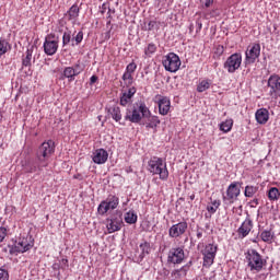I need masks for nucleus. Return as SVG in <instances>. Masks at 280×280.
Here are the masks:
<instances>
[{
    "label": "nucleus",
    "mask_w": 280,
    "mask_h": 280,
    "mask_svg": "<svg viewBox=\"0 0 280 280\" xmlns=\"http://www.w3.org/2000/svg\"><path fill=\"white\" fill-rule=\"evenodd\" d=\"M107 38H110V33H107Z\"/></svg>",
    "instance_id": "nucleus-61"
},
{
    "label": "nucleus",
    "mask_w": 280,
    "mask_h": 280,
    "mask_svg": "<svg viewBox=\"0 0 280 280\" xmlns=\"http://www.w3.org/2000/svg\"><path fill=\"white\" fill-rule=\"evenodd\" d=\"M154 27H156V21H149L145 26V30H147V32H152V30H154Z\"/></svg>",
    "instance_id": "nucleus-48"
},
{
    "label": "nucleus",
    "mask_w": 280,
    "mask_h": 280,
    "mask_svg": "<svg viewBox=\"0 0 280 280\" xmlns=\"http://www.w3.org/2000/svg\"><path fill=\"white\" fill-rule=\"evenodd\" d=\"M145 1H148V0H142L143 3H145Z\"/></svg>",
    "instance_id": "nucleus-63"
},
{
    "label": "nucleus",
    "mask_w": 280,
    "mask_h": 280,
    "mask_svg": "<svg viewBox=\"0 0 280 280\" xmlns=\"http://www.w3.org/2000/svg\"><path fill=\"white\" fill-rule=\"evenodd\" d=\"M137 220L138 217L133 210H130L125 214V222H127V224H137Z\"/></svg>",
    "instance_id": "nucleus-27"
},
{
    "label": "nucleus",
    "mask_w": 280,
    "mask_h": 280,
    "mask_svg": "<svg viewBox=\"0 0 280 280\" xmlns=\"http://www.w3.org/2000/svg\"><path fill=\"white\" fill-rule=\"evenodd\" d=\"M237 234H238V238H240V240H244V237H246V226H244V222H243V224L238 228Z\"/></svg>",
    "instance_id": "nucleus-42"
},
{
    "label": "nucleus",
    "mask_w": 280,
    "mask_h": 280,
    "mask_svg": "<svg viewBox=\"0 0 280 280\" xmlns=\"http://www.w3.org/2000/svg\"><path fill=\"white\" fill-rule=\"evenodd\" d=\"M135 93H137V89H135V88H130L128 90V92H125V94H127L131 100H132V96L135 95Z\"/></svg>",
    "instance_id": "nucleus-51"
},
{
    "label": "nucleus",
    "mask_w": 280,
    "mask_h": 280,
    "mask_svg": "<svg viewBox=\"0 0 280 280\" xmlns=\"http://www.w3.org/2000/svg\"><path fill=\"white\" fill-rule=\"evenodd\" d=\"M82 73V69H80V65H75V67H67L63 70V78H68L71 82L75 79V75H80Z\"/></svg>",
    "instance_id": "nucleus-17"
},
{
    "label": "nucleus",
    "mask_w": 280,
    "mask_h": 280,
    "mask_svg": "<svg viewBox=\"0 0 280 280\" xmlns=\"http://www.w3.org/2000/svg\"><path fill=\"white\" fill-rule=\"evenodd\" d=\"M249 207H257V205H259V201L257 199H254L253 201L248 202Z\"/></svg>",
    "instance_id": "nucleus-53"
},
{
    "label": "nucleus",
    "mask_w": 280,
    "mask_h": 280,
    "mask_svg": "<svg viewBox=\"0 0 280 280\" xmlns=\"http://www.w3.org/2000/svg\"><path fill=\"white\" fill-rule=\"evenodd\" d=\"M10 275L8 273V270L0 268V280H9Z\"/></svg>",
    "instance_id": "nucleus-45"
},
{
    "label": "nucleus",
    "mask_w": 280,
    "mask_h": 280,
    "mask_svg": "<svg viewBox=\"0 0 280 280\" xmlns=\"http://www.w3.org/2000/svg\"><path fill=\"white\" fill-rule=\"evenodd\" d=\"M188 226L189 225L187 224V221H182L177 224L172 225L168 230L170 237H182V235H185V233H187Z\"/></svg>",
    "instance_id": "nucleus-12"
},
{
    "label": "nucleus",
    "mask_w": 280,
    "mask_h": 280,
    "mask_svg": "<svg viewBox=\"0 0 280 280\" xmlns=\"http://www.w3.org/2000/svg\"><path fill=\"white\" fill-rule=\"evenodd\" d=\"M185 260V247H173L167 255L168 264H183Z\"/></svg>",
    "instance_id": "nucleus-8"
},
{
    "label": "nucleus",
    "mask_w": 280,
    "mask_h": 280,
    "mask_svg": "<svg viewBox=\"0 0 280 280\" xmlns=\"http://www.w3.org/2000/svg\"><path fill=\"white\" fill-rule=\"evenodd\" d=\"M261 54V46L259 44H254L249 51L246 54V65H253Z\"/></svg>",
    "instance_id": "nucleus-15"
},
{
    "label": "nucleus",
    "mask_w": 280,
    "mask_h": 280,
    "mask_svg": "<svg viewBox=\"0 0 280 280\" xmlns=\"http://www.w3.org/2000/svg\"><path fill=\"white\" fill-rule=\"evenodd\" d=\"M156 52V45L151 43L148 45V47L144 50L145 56H152V54Z\"/></svg>",
    "instance_id": "nucleus-37"
},
{
    "label": "nucleus",
    "mask_w": 280,
    "mask_h": 280,
    "mask_svg": "<svg viewBox=\"0 0 280 280\" xmlns=\"http://www.w3.org/2000/svg\"><path fill=\"white\" fill-rule=\"evenodd\" d=\"M244 195L246 196V190L244 191Z\"/></svg>",
    "instance_id": "nucleus-64"
},
{
    "label": "nucleus",
    "mask_w": 280,
    "mask_h": 280,
    "mask_svg": "<svg viewBox=\"0 0 280 280\" xmlns=\"http://www.w3.org/2000/svg\"><path fill=\"white\" fill-rule=\"evenodd\" d=\"M194 27V25H190V32H191V28Z\"/></svg>",
    "instance_id": "nucleus-62"
},
{
    "label": "nucleus",
    "mask_w": 280,
    "mask_h": 280,
    "mask_svg": "<svg viewBox=\"0 0 280 280\" xmlns=\"http://www.w3.org/2000/svg\"><path fill=\"white\" fill-rule=\"evenodd\" d=\"M103 10H106V4H103Z\"/></svg>",
    "instance_id": "nucleus-60"
},
{
    "label": "nucleus",
    "mask_w": 280,
    "mask_h": 280,
    "mask_svg": "<svg viewBox=\"0 0 280 280\" xmlns=\"http://www.w3.org/2000/svg\"><path fill=\"white\" fill-rule=\"evenodd\" d=\"M237 196H240V185L237 184H231L228 187L226 196H223L224 202H229V205H232V202H235L237 199Z\"/></svg>",
    "instance_id": "nucleus-13"
},
{
    "label": "nucleus",
    "mask_w": 280,
    "mask_h": 280,
    "mask_svg": "<svg viewBox=\"0 0 280 280\" xmlns=\"http://www.w3.org/2000/svg\"><path fill=\"white\" fill-rule=\"evenodd\" d=\"M32 244L27 241V238L22 237L19 238V241L15 242L14 245H8L10 255H19L21 253H27V250H31Z\"/></svg>",
    "instance_id": "nucleus-7"
},
{
    "label": "nucleus",
    "mask_w": 280,
    "mask_h": 280,
    "mask_svg": "<svg viewBox=\"0 0 280 280\" xmlns=\"http://www.w3.org/2000/svg\"><path fill=\"white\" fill-rule=\"evenodd\" d=\"M257 194V187L246 186V197L250 198Z\"/></svg>",
    "instance_id": "nucleus-40"
},
{
    "label": "nucleus",
    "mask_w": 280,
    "mask_h": 280,
    "mask_svg": "<svg viewBox=\"0 0 280 280\" xmlns=\"http://www.w3.org/2000/svg\"><path fill=\"white\" fill-rule=\"evenodd\" d=\"M231 128H233L232 120H226L225 122H221L220 125V130H222V132H230Z\"/></svg>",
    "instance_id": "nucleus-35"
},
{
    "label": "nucleus",
    "mask_w": 280,
    "mask_h": 280,
    "mask_svg": "<svg viewBox=\"0 0 280 280\" xmlns=\"http://www.w3.org/2000/svg\"><path fill=\"white\" fill-rule=\"evenodd\" d=\"M140 249L142 250V255H150V243L144 242L140 244Z\"/></svg>",
    "instance_id": "nucleus-39"
},
{
    "label": "nucleus",
    "mask_w": 280,
    "mask_h": 280,
    "mask_svg": "<svg viewBox=\"0 0 280 280\" xmlns=\"http://www.w3.org/2000/svg\"><path fill=\"white\" fill-rule=\"evenodd\" d=\"M162 63L165 71H170V73H176L182 65L180 57L174 52H168L162 60Z\"/></svg>",
    "instance_id": "nucleus-5"
},
{
    "label": "nucleus",
    "mask_w": 280,
    "mask_h": 280,
    "mask_svg": "<svg viewBox=\"0 0 280 280\" xmlns=\"http://www.w3.org/2000/svg\"><path fill=\"white\" fill-rule=\"evenodd\" d=\"M66 16H68L69 21H75L78 16H80V7L78 4H73L67 12Z\"/></svg>",
    "instance_id": "nucleus-22"
},
{
    "label": "nucleus",
    "mask_w": 280,
    "mask_h": 280,
    "mask_svg": "<svg viewBox=\"0 0 280 280\" xmlns=\"http://www.w3.org/2000/svg\"><path fill=\"white\" fill-rule=\"evenodd\" d=\"M10 51V43H8L5 39H0V58L4 54H8Z\"/></svg>",
    "instance_id": "nucleus-33"
},
{
    "label": "nucleus",
    "mask_w": 280,
    "mask_h": 280,
    "mask_svg": "<svg viewBox=\"0 0 280 280\" xmlns=\"http://www.w3.org/2000/svg\"><path fill=\"white\" fill-rule=\"evenodd\" d=\"M269 95L271 97H280V77L279 74H272L268 79Z\"/></svg>",
    "instance_id": "nucleus-11"
},
{
    "label": "nucleus",
    "mask_w": 280,
    "mask_h": 280,
    "mask_svg": "<svg viewBox=\"0 0 280 280\" xmlns=\"http://www.w3.org/2000/svg\"><path fill=\"white\" fill-rule=\"evenodd\" d=\"M43 167L47 166L40 165V161L38 159H36V161L30 160L23 165V172H25V174H34L36 172H43Z\"/></svg>",
    "instance_id": "nucleus-14"
},
{
    "label": "nucleus",
    "mask_w": 280,
    "mask_h": 280,
    "mask_svg": "<svg viewBox=\"0 0 280 280\" xmlns=\"http://www.w3.org/2000/svg\"><path fill=\"white\" fill-rule=\"evenodd\" d=\"M108 233H115L117 231H121V221L117 219H112L109 223H107Z\"/></svg>",
    "instance_id": "nucleus-21"
},
{
    "label": "nucleus",
    "mask_w": 280,
    "mask_h": 280,
    "mask_svg": "<svg viewBox=\"0 0 280 280\" xmlns=\"http://www.w3.org/2000/svg\"><path fill=\"white\" fill-rule=\"evenodd\" d=\"M211 202L208 203L207 206V211L208 213H211V215H213V213H215V211H218V209H220V199H213V198H210Z\"/></svg>",
    "instance_id": "nucleus-23"
},
{
    "label": "nucleus",
    "mask_w": 280,
    "mask_h": 280,
    "mask_svg": "<svg viewBox=\"0 0 280 280\" xmlns=\"http://www.w3.org/2000/svg\"><path fill=\"white\" fill-rule=\"evenodd\" d=\"M153 102L158 104L160 115L165 116L167 113H170V109L172 108V102L167 96H154Z\"/></svg>",
    "instance_id": "nucleus-10"
},
{
    "label": "nucleus",
    "mask_w": 280,
    "mask_h": 280,
    "mask_svg": "<svg viewBox=\"0 0 280 280\" xmlns=\"http://www.w3.org/2000/svg\"><path fill=\"white\" fill-rule=\"evenodd\" d=\"M196 25H197V32H200V30H202V22L197 21Z\"/></svg>",
    "instance_id": "nucleus-56"
},
{
    "label": "nucleus",
    "mask_w": 280,
    "mask_h": 280,
    "mask_svg": "<svg viewBox=\"0 0 280 280\" xmlns=\"http://www.w3.org/2000/svg\"><path fill=\"white\" fill-rule=\"evenodd\" d=\"M148 172L154 176H159L160 180H167L170 178V171L167 164L159 156H152L148 162Z\"/></svg>",
    "instance_id": "nucleus-1"
},
{
    "label": "nucleus",
    "mask_w": 280,
    "mask_h": 280,
    "mask_svg": "<svg viewBox=\"0 0 280 280\" xmlns=\"http://www.w3.org/2000/svg\"><path fill=\"white\" fill-rule=\"evenodd\" d=\"M160 125H161V119H159L158 116H151L145 122V128L147 130H150L151 128L152 130H154V132H156V128H159Z\"/></svg>",
    "instance_id": "nucleus-20"
},
{
    "label": "nucleus",
    "mask_w": 280,
    "mask_h": 280,
    "mask_svg": "<svg viewBox=\"0 0 280 280\" xmlns=\"http://www.w3.org/2000/svg\"><path fill=\"white\" fill-rule=\"evenodd\" d=\"M109 114L116 121H121V109L118 106L109 108Z\"/></svg>",
    "instance_id": "nucleus-29"
},
{
    "label": "nucleus",
    "mask_w": 280,
    "mask_h": 280,
    "mask_svg": "<svg viewBox=\"0 0 280 280\" xmlns=\"http://www.w3.org/2000/svg\"><path fill=\"white\" fill-rule=\"evenodd\" d=\"M97 80H98L97 75H92L90 78V84H95V82H97Z\"/></svg>",
    "instance_id": "nucleus-54"
},
{
    "label": "nucleus",
    "mask_w": 280,
    "mask_h": 280,
    "mask_svg": "<svg viewBox=\"0 0 280 280\" xmlns=\"http://www.w3.org/2000/svg\"><path fill=\"white\" fill-rule=\"evenodd\" d=\"M150 116V109L145 104H140L137 107H133L132 110H128L125 119L131 121V124H139L143 117Z\"/></svg>",
    "instance_id": "nucleus-3"
},
{
    "label": "nucleus",
    "mask_w": 280,
    "mask_h": 280,
    "mask_svg": "<svg viewBox=\"0 0 280 280\" xmlns=\"http://www.w3.org/2000/svg\"><path fill=\"white\" fill-rule=\"evenodd\" d=\"M201 254L212 255L215 257V255L218 254V245H213V244L206 245Z\"/></svg>",
    "instance_id": "nucleus-28"
},
{
    "label": "nucleus",
    "mask_w": 280,
    "mask_h": 280,
    "mask_svg": "<svg viewBox=\"0 0 280 280\" xmlns=\"http://www.w3.org/2000/svg\"><path fill=\"white\" fill-rule=\"evenodd\" d=\"M72 39L73 38H71V32H65L63 36H62V45H63V47L69 45V43H72Z\"/></svg>",
    "instance_id": "nucleus-38"
},
{
    "label": "nucleus",
    "mask_w": 280,
    "mask_h": 280,
    "mask_svg": "<svg viewBox=\"0 0 280 280\" xmlns=\"http://www.w3.org/2000/svg\"><path fill=\"white\" fill-rule=\"evenodd\" d=\"M122 80L126 82V80H129L130 82H132V74L130 72H125L122 74Z\"/></svg>",
    "instance_id": "nucleus-50"
},
{
    "label": "nucleus",
    "mask_w": 280,
    "mask_h": 280,
    "mask_svg": "<svg viewBox=\"0 0 280 280\" xmlns=\"http://www.w3.org/2000/svg\"><path fill=\"white\" fill-rule=\"evenodd\" d=\"M250 229H253V221L249 220L246 226V235H249Z\"/></svg>",
    "instance_id": "nucleus-52"
},
{
    "label": "nucleus",
    "mask_w": 280,
    "mask_h": 280,
    "mask_svg": "<svg viewBox=\"0 0 280 280\" xmlns=\"http://www.w3.org/2000/svg\"><path fill=\"white\" fill-rule=\"evenodd\" d=\"M218 50L221 51V54H222V51H224V47L221 46L218 48Z\"/></svg>",
    "instance_id": "nucleus-58"
},
{
    "label": "nucleus",
    "mask_w": 280,
    "mask_h": 280,
    "mask_svg": "<svg viewBox=\"0 0 280 280\" xmlns=\"http://www.w3.org/2000/svg\"><path fill=\"white\" fill-rule=\"evenodd\" d=\"M255 117L257 124H268V119H270V113L266 108H260L256 112Z\"/></svg>",
    "instance_id": "nucleus-18"
},
{
    "label": "nucleus",
    "mask_w": 280,
    "mask_h": 280,
    "mask_svg": "<svg viewBox=\"0 0 280 280\" xmlns=\"http://www.w3.org/2000/svg\"><path fill=\"white\" fill-rule=\"evenodd\" d=\"M211 88V82L209 80H202L198 85H197V91L198 93H205V91H208V89Z\"/></svg>",
    "instance_id": "nucleus-31"
},
{
    "label": "nucleus",
    "mask_w": 280,
    "mask_h": 280,
    "mask_svg": "<svg viewBox=\"0 0 280 280\" xmlns=\"http://www.w3.org/2000/svg\"><path fill=\"white\" fill-rule=\"evenodd\" d=\"M240 67H242V55L240 54L231 55L224 63V69H226L229 73H235Z\"/></svg>",
    "instance_id": "nucleus-9"
},
{
    "label": "nucleus",
    "mask_w": 280,
    "mask_h": 280,
    "mask_svg": "<svg viewBox=\"0 0 280 280\" xmlns=\"http://www.w3.org/2000/svg\"><path fill=\"white\" fill-rule=\"evenodd\" d=\"M131 100L132 98L129 95L122 93L120 97V106H126L127 104H130Z\"/></svg>",
    "instance_id": "nucleus-41"
},
{
    "label": "nucleus",
    "mask_w": 280,
    "mask_h": 280,
    "mask_svg": "<svg viewBox=\"0 0 280 280\" xmlns=\"http://www.w3.org/2000/svg\"><path fill=\"white\" fill-rule=\"evenodd\" d=\"M44 51L46 56H54L58 51V42H44Z\"/></svg>",
    "instance_id": "nucleus-19"
},
{
    "label": "nucleus",
    "mask_w": 280,
    "mask_h": 280,
    "mask_svg": "<svg viewBox=\"0 0 280 280\" xmlns=\"http://www.w3.org/2000/svg\"><path fill=\"white\" fill-rule=\"evenodd\" d=\"M213 5V0H206L205 8H211Z\"/></svg>",
    "instance_id": "nucleus-55"
},
{
    "label": "nucleus",
    "mask_w": 280,
    "mask_h": 280,
    "mask_svg": "<svg viewBox=\"0 0 280 280\" xmlns=\"http://www.w3.org/2000/svg\"><path fill=\"white\" fill-rule=\"evenodd\" d=\"M51 268L55 271L54 277L56 279H60V277H61L60 270H62V268L60 267V264L55 262V264H52Z\"/></svg>",
    "instance_id": "nucleus-36"
},
{
    "label": "nucleus",
    "mask_w": 280,
    "mask_h": 280,
    "mask_svg": "<svg viewBox=\"0 0 280 280\" xmlns=\"http://www.w3.org/2000/svg\"><path fill=\"white\" fill-rule=\"evenodd\" d=\"M23 67H32V49H27L25 57L22 59Z\"/></svg>",
    "instance_id": "nucleus-32"
},
{
    "label": "nucleus",
    "mask_w": 280,
    "mask_h": 280,
    "mask_svg": "<svg viewBox=\"0 0 280 280\" xmlns=\"http://www.w3.org/2000/svg\"><path fill=\"white\" fill-rule=\"evenodd\" d=\"M58 264H60L61 270H67V268H69V260L67 258L59 260Z\"/></svg>",
    "instance_id": "nucleus-47"
},
{
    "label": "nucleus",
    "mask_w": 280,
    "mask_h": 280,
    "mask_svg": "<svg viewBox=\"0 0 280 280\" xmlns=\"http://www.w3.org/2000/svg\"><path fill=\"white\" fill-rule=\"evenodd\" d=\"M203 233H205V230L202 228H197V230H196L197 240H202Z\"/></svg>",
    "instance_id": "nucleus-49"
},
{
    "label": "nucleus",
    "mask_w": 280,
    "mask_h": 280,
    "mask_svg": "<svg viewBox=\"0 0 280 280\" xmlns=\"http://www.w3.org/2000/svg\"><path fill=\"white\" fill-rule=\"evenodd\" d=\"M135 71H137V63L135 62L129 63L126 68V72L132 74L135 73Z\"/></svg>",
    "instance_id": "nucleus-44"
},
{
    "label": "nucleus",
    "mask_w": 280,
    "mask_h": 280,
    "mask_svg": "<svg viewBox=\"0 0 280 280\" xmlns=\"http://www.w3.org/2000/svg\"><path fill=\"white\" fill-rule=\"evenodd\" d=\"M260 237H261L262 242L270 243V242H272V240H275V232H272L270 230H265L261 232Z\"/></svg>",
    "instance_id": "nucleus-26"
},
{
    "label": "nucleus",
    "mask_w": 280,
    "mask_h": 280,
    "mask_svg": "<svg viewBox=\"0 0 280 280\" xmlns=\"http://www.w3.org/2000/svg\"><path fill=\"white\" fill-rule=\"evenodd\" d=\"M268 198L269 200H279L280 198V191L277 187H271L268 191Z\"/></svg>",
    "instance_id": "nucleus-30"
},
{
    "label": "nucleus",
    "mask_w": 280,
    "mask_h": 280,
    "mask_svg": "<svg viewBox=\"0 0 280 280\" xmlns=\"http://www.w3.org/2000/svg\"><path fill=\"white\" fill-rule=\"evenodd\" d=\"M189 271V267L184 266L180 269H176L172 272V277H175L176 279H183L184 277H187V272Z\"/></svg>",
    "instance_id": "nucleus-24"
},
{
    "label": "nucleus",
    "mask_w": 280,
    "mask_h": 280,
    "mask_svg": "<svg viewBox=\"0 0 280 280\" xmlns=\"http://www.w3.org/2000/svg\"><path fill=\"white\" fill-rule=\"evenodd\" d=\"M55 150L56 147L51 140L42 143L36 152V159L39 161V165L47 167L49 165V159Z\"/></svg>",
    "instance_id": "nucleus-2"
},
{
    "label": "nucleus",
    "mask_w": 280,
    "mask_h": 280,
    "mask_svg": "<svg viewBox=\"0 0 280 280\" xmlns=\"http://www.w3.org/2000/svg\"><path fill=\"white\" fill-rule=\"evenodd\" d=\"M250 242H257V238H250Z\"/></svg>",
    "instance_id": "nucleus-59"
},
{
    "label": "nucleus",
    "mask_w": 280,
    "mask_h": 280,
    "mask_svg": "<svg viewBox=\"0 0 280 280\" xmlns=\"http://www.w3.org/2000/svg\"><path fill=\"white\" fill-rule=\"evenodd\" d=\"M247 266L252 272H261L264 268V258L255 249L247 250Z\"/></svg>",
    "instance_id": "nucleus-4"
},
{
    "label": "nucleus",
    "mask_w": 280,
    "mask_h": 280,
    "mask_svg": "<svg viewBox=\"0 0 280 280\" xmlns=\"http://www.w3.org/2000/svg\"><path fill=\"white\" fill-rule=\"evenodd\" d=\"M189 198H190V200H196V195L192 194V195L189 196Z\"/></svg>",
    "instance_id": "nucleus-57"
},
{
    "label": "nucleus",
    "mask_w": 280,
    "mask_h": 280,
    "mask_svg": "<svg viewBox=\"0 0 280 280\" xmlns=\"http://www.w3.org/2000/svg\"><path fill=\"white\" fill-rule=\"evenodd\" d=\"M45 42L58 43V37H56V34L50 33L45 37Z\"/></svg>",
    "instance_id": "nucleus-43"
},
{
    "label": "nucleus",
    "mask_w": 280,
    "mask_h": 280,
    "mask_svg": "<svg viewBox=\"0 0 280 280\" xmlns=\"http://www.w3.org/2000/svg\"><path fill=\"white\" fill-rule=\"evenodd\" d=\"M117 207H119V197L109 196L98 205L97 211L100 215H106L108 211H115Z\"/></svg>",
    "instance_id": "nucleus-6"
},
{
    "label": "nucleus",
    "mask_w": 280,
    "mask_h": 280,
    "mask_svg": "<svg viewBox=\"0 0 280 280\" xmlns=\"http://www.w3.org/2000/svg\"><path fill=\"white\" fill-rule=\"evenodd\" d=\"M203 255V268H211L215 261V256L211 254H201Z\"/></svg>",
    "instance_id": "nucleus-25"
},
{
    "label": "nucleus",
    "mask_w": 280,
    "mask_h": 280,
    "mask_svg": "<svg viewBox=\"0 0 280 280\" xmlns=\"http://www.w3.org/2000/svg\"><path fill=\"white\" fill-rule=\"evenodd\" d=\"M92 161L96 165H104L108 161V152L104 149H97L92 156Z\"/></svg>",
    "instance_id": "nucleus-16"
},
{
    "label": "nucleus",
    "mask_w": 280,
    "mask_h": 280,
    "mask_svg": "<svg viewBox=\"0 0 280 280\" xmlns=\"http://www.w3.org/2000/svg\"><path fill=\"white\" fill-rule=\"evenodd\" d=\"M7 235H8V229L1 226L0 228V244H1V242H3L5 240Z\"/></svg>",
    "instance_id": "nucleus-46"
},
{
    "label": "nucleus",
    "mask_w": 280,
    "mask_h": 280,
    "mask_svg": "<svg viewBox=\"0 0 280 280\" xmlns=\"http://www.w3.org/2000/svg\"><path fill=\"white\" fill-rule=\"evenodd\" d=\"M84 40V33L80 31L75 36L72 37V47L75 45H80Z\"/></svg>",
    "instance_id": "nucleus-34"
}]
</instances>
